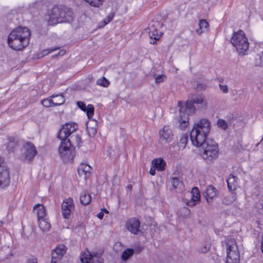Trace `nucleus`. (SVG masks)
Here are the masks:
<instances>
[{
  "label": "nucleus",
  "instance_id": "obj_15",
  "mask_svg": "<svg viewBox=\"0 0 263 263\" xmlns=\"http://www.w3.org/2000/svg\"><path fill=\"white\" fill-rule=\"evenodd\" d=\"M160 139L165 143H169L174 139V134L172 130L168 126H164L159 131Z\"/></svg>",
  "mask_w": 263,
  "mask_h": 263
},
{
  "label": "nucleus",
  "instance_id": "obj_5",
  "mask_svg": "<svg viewBox=\"0 0 263 263\" xmlns=\"http://www.w3.org/2000/svg\"><path fill=\"white\" fill-rule=\"evenodd\" d=\"M225 243L227 253L226 263H240V253L235 239L227 238Z\"/></svg>",
  "mask_w": 263,
  "mask_h": 263
},
{
  "label": "nucleus",
  "instance_id": "obj_28",
  "mask_svg": "<svg viewBox=\"0 0 263 263\" xmlns=\"http://www.w3.org/2000/svg\"><path fill=\"white\" fill-rule=\"evenodd\" d=\"M51 97L53 102V106L61 105L65 102L64 97L62 94L53 95Z\"/></svg>",
  "mask_w": 263,
  "mask_h": 263
},
{
  "label": "nucleus",
  "instance_id": "obj_25",
  "mask_svg": "<svg viewBox=\"0 0 263 263\" xmlns=\"http://www.w3.org/2000/svg\"><path fill=\"white\" fill-rule=\"evenodd\" d=\"M39 228L43 231H47L49 230L51 225L48 221V218L39 219L38 220Z\"/></svg>",
  "mask_w": 263,
  "mask_h": 263
},
{
  "label": "nucleus",
  "instance_id": "obj_10",
  "mask_svg": "<svg viewBox=\"0 0 263 263\" xmlns=\"http://www.w3.org/2000/svg\"><path fill=\"white\" fill-rule=\"evenodd\" d=\"M162 26L163 24L159 21H153L149 23L147 27L148 35L151 39L155 40L153 42H151V44H154L156 41L159 40L162 34V32L159 30V29Z\"/></svg>",
  "mask_w": 263,
  "mask_h": 263
},
{
  "label": "nucleus",
  "instance_id": "obj_45",
  "mask_svg": "<svg viewBox=\"0 0 263 263\" xmlns=\"http://www.w3.org/2000/svg\"><path fill=\"white\" fill-rule=\"evenodd\" d=\"M77 106L79 108H80L83 111L86 109V107L85 104L82 101H78L77 102Z\"/></svg>",
  "mask_w": 263,
  "mask_h": 263
},
{
  "label": "nucleus",
  "instance_id": "obj_32",
  "mask_svg": "<svg viewBox=\"0 0 263 263\" xmlns=\"http://www.w3.org/2000/svg\"><path fill=\"white\" fill-rule=\"evenodd\" d=\"M91 6L99 7L103 4V0H84Z\"/></svg>",
  "mask_w": 263,
  "mask_h": 263
},
{
  "label": "nucleus",
  "instance_id": "obj_40",
  "mask_svg": "<svg viewBox=\"0 0 263 263\" xmlns=\"http://www.w3.org/2000/svg\"><path fill=\"white\" fill-rule=\"evenodd\" d=\"M172 185L174 189H176L179 186V184L181 183V181L177 177L171 178Z\"/></svg>",
  "mask_w": 263,
  "mask_h": 263
},
{
  "label": "nucleus",
  "instance_id": "obj_54",
  "mask_svg": "<svg viewBox=\"0 0 263 263\" xmlns=\"http://www.w3.org/2000/svg\"><path fill=\"white\" fill-rule=\"evenodd\" d=\"M102 211L104 212H105V213H108L109 212L105 208H103L102 209Z\"/></svg>",
  "mask_w": 263,
  "mask_h": 263
},
{
  "label": "nucleus",
  "instance_id": "obj_43",
  "mask_svg": "<svg viewBox=\"0 0 263 263\" xmlns=\"http://www.w3.org/2000/svg\"><path fill=\"white\" fill-rule=\"evenodd\" d=\"M59 47H56V48H51L50 49L44 50L42 51V57L45 56V55L48 54L49 53L53 52L57 49H59Z\"/></svg>",
  "mask_w": 263,
  "mask_h": 263
},
{
  "label": "nucleus",
  "instance_id": "obj_12",
  "mask_svg": "<svg viewBox=\"0 0 263 263\" xmlns=\"http://www.w3.org/2000/svg\"><path fill=\"white\" fill-rule=\"evenodd\" d=\"M4 160L0 157V189H4L10 183L9 172L3 163Z\"/></svg>",
  "mask_w": 263,
  "mask_h": 263
},
{
  "label": "nucleus",
  "instance_id": "obj_14",
  "mask_svg": "<svg viewBox=\"0 0 263 263\" xmlns=\"http://www.w3.org/2000/svg\"><path fill=\"white\" fill-rule=\"evenodd\" d=\"M66 250L67 248L63 244L59 245L52 252L50 263H58L65 254Z\"/></svg>",
  "mask_w": 263,
  "mask_h": 263
},
{
  "label": "nucleus",
  "instance_id": "obj_8",
  "mask_svg": "<svg viewBox=\"0 0 263 263\" xmlns=\"http://www.w3.org/2000/svg\"><path fill=\"white\" fill-rule=\"evenodd\" d=\"M22 160L28 163H31L37 154V151L33 143L29 141L25 142L22 148Z\"/></svg>",
  "mask_w": 263,
  "mask_h": 263
},
{
  "label": "nucleus",
  "instance_id": "obj_57",
  "mask_svg": "<svg viewBox=\"0 0 263 263\" xmlns=\"http://www.w3.org/2000/svg\"><path fill=\"white\" fill-rule=\"evenodd\" d=\"M128 188H130V187H132V186L129 185L128 186Z\"/></svg>",
  "mask_w": 263,
  "mask_h": 263
},
{
  "label": "nucleus",
  "instance_id": "obj_44",
  "mask_svg": "<svg viewBox=\"0 0 263 263\" xmlns=\"http://www.w3.org/2000/svg\"><path fill=\"white\" fill-rule=\"evenodd\" d=\"M114 16V13L111 12L107 16L104 18V25H106L109 23L112 19Z\"/></svg>",
  "mask_w": 263,
  "mask_h": 263
},
{
  "label": "nucleus",
  "instance_id": "obj_17",
  "mask_svg": "<svg viewBox=\"0 0 263 263\" xmlns=\"http://www.w3.org/2000/svg\"><path fill=\"white\" fill-rule=\"evenodd\" d=\"M63 142H65L64 143L68 145V146H72L74 148L76 146L80 147L82 143L81 136L78 134H73L67 139H65Z\"/></svg>",
  "mask_w": 263,
  "mask_h": 263
},
{
  "label": "nucleus",
  "instance_id": "obj_7",
  "mask_svg": "<svg viewBox=\"0 0 263 263\" xmlns=\"http://www.w3.org/2000/svg\"><path fill=\"white\" fill-rule=\"evenodd\" d=\"M103 253L102 251L90 252L86 250L81 253L80 260L83 263H104V259L102 257Z\"/></svg>",
  "mask_w": 263,
  "mask_h": 263
},
{
  "label": "nucleus",
  "instance_id": "obj_37",
  "mask_svg": "<svg viewBox=\"0 0 263 263\" xmlns=\"http://www.w3.org/2000/svg\"><path fill=\"white\" fill-rule=\"evenodd\" d=\"M188 141V136L187 135L183 134L182 135L179 141V144L180 146L182 147L183 148H184Z\"/></svg>",
  "mask_w": 263,
  "mask_h": 263
},
{
  "label": "nucleus",
  "instance_id": "obj_9",
  "mask_svg": "<svg viewBox=\"0 0 263 263\" xmlns=\"http://www.w3.org/2000/svg\"><path fill=\"white\" fill-rule=\"evenodd\" d=\"M64 142H61L59 147V154L64 163H72L75 156V148Z\"/></svg>",
  "mask_w": 263,
  "mask_h": 263
},
{
  "label": "nucleus",
  "instance_id": "obj_18",
  "mask_svg": "<svg viewBox=\"0 0 263 263\" xmlns=\"http://www.w3.org/2000/svg\"><path fill=\"white\" fill-rule=\"evenodd\" d=\"M191 194V199L186 202V204L189 206H194L199 202L200 199V194L198 188L194 187Z\"/></svg>",
  "mask_w": 263,
  "mask_h": 263
},
{
  "label": "nucleus",
  "instance_id": "obj_39",
  "mask_svg": "<svg viewBox=\"0 0 263 263\" xmlns=\"http://www.w3.org/2000/svg\"><path fill=\"white\" fill-rule=\"evenodd\" d=\"M217 125L218 127L223 130H226L228 128L227 122L223 119H218L217 122Z\"/></svg>",
  "mask_w": 263,
  "mask_h": 263
},
{
  "label": "nucleus",
  "instance_id": "obj_30",
  "mask_svg": "<svg viewBox=\"0 0 263 263\" xmlns=\"http://www.w3.org/2000/svg\"><path fill=\"white\" fill-rule=\"evenodd\" d=\"M237 196L235 192H232L229 195L224 197L222 203L226 205H229L236 200Z\"/></svg>",
  "mask_w": 263,
  "mask_h": 263
},
{
  "label": "nucleus",
  "instance_id": "obj_52",
  "mask_svg": "<svg viewBox=\"0 0 263 263\" xmlns=\"http://www.w3.org/2000/svg\"><path fill=\"white\" fill-rule=\"evenodd\" d=\"M214 151H215V156H216V153H218V145L217 144H215V149H214Z\"/></svg>",
  "mask_w": 263,
  "mask_h": 263
},
{
  "label": "nucleus",
  "instance_id": "obj_38",
  "mask_svg": "<svg viewBox=\"0 0 263 263\" xmlns=\"http://www.w3.org/2000/svg\"><path fill=\"white\" fill-rule=\"evenodd\" d=\"M154 78L155 80V83L156 84H159L162 82H163L166 80V76L164 74H160V75H154Z\"/></svg>",
  "mask_w": 263,
  "mask_h": 263
},
{
  "label": "nucleus",
  "instance_id": "obj_11",
  "mask_svg": "<svg viewBox=\"0 0 263 263\" xmlns=\"http://www.w3.org/2000/svg\"><path fill=\"white\" fill-rule=\"evenodd\" d=\"M77 128L78 126L76 124L66 123L60 129L57 138L63 142L65 139H67L77 129Z\"/></svg>",
  "mask_w": 263,
  "mask_h": 263
},
{
  "label": "nucleus",
  "instance_id": "obj_23",
  "mask_svg": "<svg viewBox=\"0 0 263 263\" xmlns=\"http://www.w3.org/2000/svg\"><path fill=\"white\" fill-rule=\"evenodd\" d=\"M153 166L159 171H163L165 170L166 163L162 158L155 159L152 162Z\"/></svg>",
  "mask_w": 263,
  "mask_h": 263
},
{
  "label": "nucleus",
  "instance_id": "obj_42",
  "mask_svg": "<svg viewBox=\"0 0 263 263\" xmlns=\"http://www.w3.org/2000/svg\"><path fill=\"white\" fill-rule=\"evenodd\" d=\"M190 213H191L190 210L186 207H184V208H182L181 210V216H182L183 217L188 216L190 214Z\"/></svg>",
  "mask_w": 263,
  "mask_h": 263
},
{
  "label": "nucleus",
  "instance_id": "obj_35",
  "mask_svg": "<svg viewBox=\"0 0 263 263\" xmlns=\"http://www.w3.org/2000/svg\"><path fill=\"white\" fill-rule=\"evenodd\" d=\"M255 64L256 66H263V52L257 55Z\"/></svg>",
  "mask_w": 263,
  "mask_h": 263
},
{
  "label": "nucleus",
  "instance_id": "obj_41",
  "mask_svg": "<svg viewBox=\"0 0 263 263\" xmlns=\"http://www.w3.org/2000/svg\"><path fill=\"white\" fill-rule=\"evenodd\" d=\"M87 130L90 137H93L97 133V128L96 127H90L88 126V124L87 125Z\"/></svg>",
  "mask_w": 263,
  "mask_h": 263
},
{
  "label": "nucleus",
  "instance_id": "obj_49",
  "mask_svg": "<svg viewBox=\"0 0 263 263\" xmlns=\"http://www.w3.org/2000/svg\"><path fill=\"white\" fill-rule=\"evenodd\" d=\"M209 249V247L208 246H205L203 248H202L200 251L202 253H206Z\"/></svg>",
  "mask_w": 263,
  "mask_h": 263
},
{
  "label": "nucleus",
  "instance_id": "obj_56",
  "mask_svg": "<svg viewBox=\"0 0 263 263\" xmlns=\"http://www.w3.org/2000/svg\"><path fill=\"white\" fill-rule=\"evenodd\" d=\"M197 88L198 89H199L200 88H203V85L202 84H198L197 85Z\"/></svg>",
  "mask_w": 263,
  "mask_h": 263
},
{
  "label": "nucleus",
  "instance_id": "obj_26",
  "mask_svg": "<svg viewBox=\"0 0 263 263\" xmlns=\"http://www.w3.org/2000/svg\"><path fill=\"white\" fill-rule=\"evenodd\" d=\"M135 253V250L132 248H128L125 249L122 253L121 258L122 261L126 262L131 257L133 256Z\"/></svg>",
  "mask_w": 263,
  "mask_h": 263
},
{
  "label": "nucleus",
  "instance_id": "obj_13",
  "mask_svg": "<svg viewBox=\"0 0 263 263\" xmlns=\"http://www.w3.org/2000/svg\"><path fill=\"white\" fill-rule=\"evenodd\" d=\"M62 216L65 219H69L71 212L74 209V204L72 198H68L63 201L61 205Z\"/></svg>",
  "mask_w": 263,
  "mask_h": 263
},
{
  "label": "nucleus",
  "instance_id": "obj_31",
  "mask_svg": "<svg viewBox=\"0 0 263 263\" xmlns=\"http://www.w3.org/2000/svg\"><path fill=\"white\" fill-rule=\"evenodd\" d=\"M17 141L14 138H10L7 144V150L9 153L14 151L15 147L17 145Z\"/></svg>",
  "mask_w": 263,
  "mask_h": 263
},
{
  "label": "nucleus",
  "instance_id": "obj_19",
  "mask_svg": "<svg viewBox=\"0 0 263 263\" xmlns=\"http://www.w3.org/2000/svg\"><path fill=\"white\" fill-rule=\"evenodd\" d=\"M91 167L86 164L81 163L78 168V173L80 176H84L85 179L89 177L91 174Z\"/></svg>",
  "mask_w": 263,
  "mask_h": 263
},
{
  "label": "nucleus",
  "instance_id": "obj_50",
  "mask_svg": "<svg viewBox=\"0 0 263 263\" xmlns=\"http://www.w3.org/2000/svg\"><path fill=\"white\" fill-rule=\"evenodd\" d=\"M156 167H155L154 166H153L152 165V166L151 167L150 170H149V173L152 176H154L156 174Z\"/></svg>",
  "mask_w": 263,
  "mask_h": 263
},
{
  "label": "nucleus",
  "instance_id": "obj_3",
  "mask_svg": "<svg viewBox=\"0 0 263 263\" xmlns=\"http://www.w3.org/2000/svg\"><path fill=\"white\" fill-rule=\"evenodd\" d=\"M73 12L71 9L64 6H55L47 11V20L49 25H54L58 23L72 21Z\"/></svg>",
  "mask_w": 263,
  "mask_h": 263
},
{
  "label": "nucleus",
  "instance_id": "obj_4",
  "mask_svg": "<svg viewBox=\"0 0 263 263\" xmlns=\"http://www.w3.org/2000/svg\"><path fill=\"white\" fill-rule=\"evenodd\" d=\"M231 42L235 47L239 54H243L248 49L249 42L244 32L240 30L234 32L231 39Z\"/></svg>",
  "mask_w": 263,
  "mask_h": 263
},
{
  "label": "nucleus",
  "instance_id": "obj_24",
  "mask_svg": "<svg viewBox=\"0 0 263 263\" xmlns=\"http://www.w3.org/2000/svg\"><path fill=\"white\" fill-rule=\"evenodd\" d=\"M204 195L208 203L211 202L214 198V185L212 184L209 185L205 191L204 192Z\"/></svg>",
  "mask_w": 263,
  "mask_h": 263
},
{
  "label": "nucleus",
  "instance_id": "obj_48",
  "mask_svg": "<svg viewBox=\"0 0 263 263\" xmlns=\"http://www.w3.org/2000/svg\"><path fill=\"white\" fill-rule=\"evenodd\" d=\"M143 249V248L142 246L139 245V246H135V249L134 250H135V251H136L137 253H140L142 251Z\"/></svg>",
  "mask_w": 263,
  "mask_h": 263
},
{
  "label": "nucleus",
  "instance_id": "obj_36",
  "mask_svg": "<svg viewBox=\"0 0 263 263\" xmlns=\"http://www.w3.org/2000/svg\"><path fill=\"white\" fill-rule=\"evenodd\" d=\"M41 103L46 107L53 106V102L51 97L43 100Z\"/></svg>",
  "mask_w": 263,
  "mask_h": 263
},
{
  "label": "nucleus",
  "instance_id": "obj_47",
  "mask_svg": "<svg viewBox=\"0 0 263 263\" xmlns=\"http://www.w3.org/2000/svg\"><path fill=\"white\" fill-rule=\"evenodd\" d=\"M27 263H37V259L34 256H31L27 260Z\"/></svg>",
  "mask_w": 263,
  "mask_h": 263
},
{
  "label": "nucleus",
  "instance_id": "obj_22",
  "mask_svg": "<svg viewBox=\"0 0 263 263\" xmlns=\"http://www.w3.org/2000/svg\"><path fill=\"white\" fill-rule=\"evenodd\" d=\"M33 210L36 212L37 220L47 218L46 209L44 205L37 204L34 206Z\"/></svg>",
  "mask_w": 263,
  "mask_h": 263
},
{
  "label": "nucleus",
  "instance_id": "obj_21",
  "mask_svg": "<svg viewBox=\"0 0 263 263\" xmlns=\"http://www.w3.org/2000/svg\"><path fill=\"white\" fill-rule=\"evenodd\" d=\"M179 128L181 130L185 129L188 125L189 116L192 114H187V112H180Z\"/></svg>",
  "mask_w": 263,
  "mask_h": 263
},
{
  "label": "nucleus",
  "instance_id": "obj_33",
  "mask_svg": "<svg viewBox=\"0 0 263 263\" xmlns=\"http://www.w3.org/2000/svg\"><path fill=\"white\" fill-rule=\"evenodd\" d=\"M94 106L92 104H89L86 107L84 112H86L88 119H90L94 114Z\"/></svg>",
  "mask_w": 263,
  "mask_h": 263
},
{
  "label": "nucleus",
  "instance_id": "obj_46",
  "mask_svg": "<svg viewBox=\"0 0 263 263\" xmlns=\"http://www.w3.org/2000/svg\"><path fill=\"white\" fill-rule=\"evenodd\" d=\"M219 88H220V90L222 91V92H223V93L228 92V87L227 85H223L220 84H219Z\"/></svg>",
  "mask_w": 263,
  "mask_h": 263
},
{
  "label": "nucleus",
  "instance_id": "obj_27",
  "mask_svg": "<svg viewBox=\"0 0 263 263\" xmlns=\"http://www.w3.org/2000/svg\"><path fill=\"white\" fill-rule=\"evenodd\" d=\"M80 200L81 204L87 205L91 201V196L87 192L84 191L81 194Z\"/></svg>",
  "mask_w": 263,
  "mask_h": 263
},
{
  "label": "nucleus",
  "instance_id": "obj_1",
  "mask_svg": "<svg viewBox=\"0 0 263 263\" xmlns=\"http://www.w3.org/2000/svg\"><path fill=\"white\" fill-rule=\"evenodd\" d=\"M210 127V121L202 119L194 125L190 133L192 144L197 147H202V157L208 163H213L214 162V143L212 140L206 141Z\"/></svg>",
  "mask_w": 263,
  "mask_h": 263
},
{
  "label": "nucleus",
  "instance_id": "obj_55",
  "mask_svg": "<svg viewBox=\"0 0 263 263\" xmlns=\"http://www.w3.org/2000/svg\"><path fill=\"white\" fill-rule=\"evenodd\" d=\"M214 193H215V197L217 196H218V191L216 190V188L215 187V191H214Z\"/></svg>",
  "mask_w": 263,
  "mask_h": 263
},
{
  "label": "nucleus",
  "instance_id": "obj_58",
  "mask_svg": "<svg viewBox=\"0 0 263 263\" xmlns=\"http://www.w3.org/2000/svg\"><path fill=\"white\" fill-rule=\"evenodd\" d=\"M262 141H263V137H262Z\"/></svg>",
  "mask_w": 263,
  "mask_h": 263
},
{
  "label": "nucleus",
  "instance_id": "obj_2",
  "mask_svg": "<svg viewBox=\"0 0 263 263\" xmlns=\"http://www.w3.org/2000/svg\"><path fill=\"white\" fill-rule=\"evenodd\" d=\"M30 36L31 32L28 28L20 26L9 33L7 43L11 49L21 51L29 45Z\"/></svg>",
  "mask_w": 263,
  "mask_h": 263
},
{
  "label": "nucleus",
  "instance_id": "obj_20",
  "mask_svg": "<svg viewBox=\"0 0 263 263\" xmlns=\"http://www.w3.org/2000/svg\"><path fill=\"white\" fill-rule=\"evenodd\" d=\"M238 178L233 174H230L227 179V185L229 190L234 191L238 185Z\"/></svg>",
  "mask_w": 263,
  "mask_h": 263
},
{
  "label": "nucleus",
  "instance_id": "obj_53",
  "mask_svg": "<svg viewBox=\"0 0 263 263\" xmlns=\"http://www.w3.org/2000/svg\"><path fill=\"white\" fill-rule=\"evenodd\" d=\"M65 51L64 50H62L59 52L58 54L63 55L64 54H65Z\"/></svg>",
  "mask_w": 263,
  "mask_h": 263
},
{
  "label": "nucleus",
  "instance_id": "obj_6",
  "mask_svg": "<svg viewBox=\"0 0 263 263\" xmlns=\"http://www.w3.org/2000/svg\"><path fill=\"white\" fill-rule=\"evenodd\" d=\"M203 101V98L202 96L198 94L191 95L185 104H183L181 101L178 102L179 111L181 112L186 111L187 114H194L195 110L194 104H201Z\"/></svg>",
  "mask_w": 263,
  "mask_h": 263
},
{
  "label": "nucleus",
  "instance_id": "obj_59",
  "mask_svg": "<svg viewBox=\"0 0 263 263\" xmlns=\"http://www.w3.org/2000/svg\"><path fill=\"white\" fill-rule=\"evenodd\" d=\"M2 260L0 259V261H2Z\"/></svg>",
  "mask_w": 263,
  "mask_h": 263
},
{
  "label": "nucleus",
  "instance_id": "obj_34",
  "mask_svg": "<svg viewBox=\"0 0 263 263\" xmlns=\"http://www.w3.org/2000/svg\"><path fill=\"white\" fill-rule=\"evenodd\" d=\"M97 84L99 86L106 87L109 85V82L104 77H102L101 79H99L97 80Z\"/></svg>",
  "mask_w": 263,
  "mask_h": 263
},
{
  "label": "nucleus",
  "instance_id": "obj_29",
  "mask_svg": "<svg viewBox=\"0 0 263 263\" xmlns=\"http://www.w3.org/2000/svg\"><path fill=\"white\" fill-rule=\"evenodd\" d=\"M209 24L205 20H201L199 23V28L196 30V32L198 34L207 31Z\"/></svg>",
  "mask_w": 263,
  "mask_h": 263
},
{
  "label": "nucleus",
  "instance_id": "obj_51",
  "mask_svg": "<svg viewBox=\"0 0 263 263\" xmlns=\"http://www.w3.org/2000/svg\"><path fill=\"white\" fill-rule=\"evenodd\" d=\"M97 216L99 219H102L104 216V213L101 212L97 214Z\"/></svg>",
  "mask_w": 263,
  "mask_h": 263
},
{
  "label": "nucleus",
  "instance_id": "obj_16",
  "mask_svg": "<svg viewBox=\"0 0 263 263\" xmlns=\"http://www.w3.org/2000/svg\"><path fill=\"white\" fill-rule=\"evenodd\" d=\"M140 222L139 220L135 217L129 219L126 222V229L132 234H137L139 231Z\"/></svg>",
  "mask_w": 263,
  "mask_h": 263
}]
</instances>
